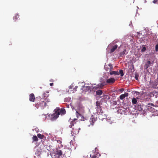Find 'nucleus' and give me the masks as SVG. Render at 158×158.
Returning <instances> with one entry per match:
<instances>
[{"label": "nucleus", "instance_id": "nucleus-1", "mask_svg": "<svg viewBox=\"0 0 158 158\" xmlns=\"http://www.w3.org/2000/svg\"><path fill=\"white\" fill-rule=\"evenodd\" d=\"M54 111L55 112L53 114H52L51 116H50L51 120L52 121L56 120L58 117L60 112L61 114H64L66 113L65 109L63 108L61 109L60 112L59 108L55 109Z\"/></svg>", "mask_w": 158, "mask_h": 158}, {"label": "nucleus", "instance_id": "nucleus-2", "mask_svg": "<svg viewBox=\"0 0 158 158\" xmlns=\"http://www.w3.org/2000/svg\"><path fill=\"white\" fill-rule=\"evenodd\" d=\"M47 103L42 100H40L38 102L35 104V106L37 108L40 107L41 109H44L46 106Z\"/></svg>", "mask_w": 158, "mask_h": 158}, {"label": "nucleus", "instance_id": "nucleus-3", "mask_svg": "<svg viewBox=\"0 0 158 158\" xmlns=\"http://www.w3.org/2000/svg\"><path fill=\"white\" fill-rule=\"evenodd\" d=\"M110 75H119L120 74L121 77H123L124 75V73L123 70L120 69L119 70V72L118 71H110Z\"/></svg>", "mask_w": 158, "mask_h": 158}, {"label": "nucleus", "instance_id": "nucleus-4", "mask_svg": "<svg viewBox=\"0 0 158 158\" xmlns=\"http://www.w3.org/2000/svg\"><path fill=\"white\" fill-rule=\"evenodd\" d=\"M114 43L110 44V46H111V48L110 53H111L114 52L115 50L117 48L118 45L117 44H114V43H116V41H114Z\"/></svg>", "mask_w": 158, "mask_h": 158}, {"label": "nucleus", "instance_id": "nucleus-5", "mask_svg": "<svg viewBox=\"0 0 158 158\" xmlns=\"http://www.w3.org/2000/svg\"><path fill=\"white\" fill-rule=\"evenodd\" d=\"M80 130V128L79 127L75 126L73 128L72 132L75 134H77L78 133Z\"/></svg>", "mask_w": 158, "mask_h": 158}, {"label": "nucleus", "instance_id": "nucleus-6", "mask_svg": "<svg viewBox=\"0 0 158 158\" xmlns=\"http://www.w3.org/2000/svg\"><path fill=\"white\" fill-rule=\"evenodd\" d=\"M55 153L56 155L57 156V158H60V157L62 155L63 153L62 151L57 149Z\"/></svg>", "mask_w": 158, "mask_h": 158}, {"label": "nucleus", "instance_id": "nucleus-7", "mask_svg": "<svg viewBox=\"0 0 158 158\" xmlns=\"http://www.w3.org/2000/svg\"><path fill=\"white\" fill-rule=\"evenodd\" d=\"M115 81V79L114 78H110L106 80V82L107 84H111L114 83Z\"/></svg>", "mask_w": 158, "mask_h": 158}, {"label": "nucleus", "instance_id": "nucleus-8", "mask_svg": "<svg viewBox=\"0 0 158 158\" xmlns=\"http://www.w3.org/2000/svg\"><path fill=\"white\" fill-rule=\"evenodd\" d=\"M90 89L91 87L90 86H85V85H84L82 86V87L81 88V89L83 90V91H84L85 92H86L89 90Z\"/></svg>", "mask_w": 158, "mask_h": 158}, {"label": "nucleus", "instance_id": "nucleus-9", "mask_svg": "<svg viewBox=\"0 0 158 158\" xmlns=\"http://www.w3.org/2000/svg\"><path fill=\"white\" fill-rule=\"evenodd\" d=\"M96 121V118H95L94 116L92 115L90 118V119L89 120V122L90 123V125H93L94 122Z\"/></svg>", "mask_w": 158, "mask_h": 158}, {"label": "nucleus", "instance_id": "nucleus-10", "mask_svg": "<svg viewBox=\"0 0 158 158\" xmlns=\"http://www.w3.org/2000/svg\"><path fill=\"white\" fill-rule=\"evenodd\" d=\"M35 97L33 93L30 94L29 95V101L31 102H34L35 101Z\"/></svg>", "mask_w": 158, "mask_h": 158}, {"label": "nucleus", "instance_id": "nucleus-11", "mask_svg": "<svg viewBox=\"0 0 158 158\" xmlns=\"http://www.w3.org/2000/svg\"><path fill=\"white\" fill-rule=\"evenodd\" d=\"M77 120V119L74 118L73 119L72 121L70 120H71V118H70V119L69 120V121H70V125L69 126V127L70 128H72L73 126H74V125L75 123V121Z\"/></svg>", "mask_w": 158, "mask_h": 158}, {"label": "nucleus", "instance_id": "nucleus-12", "mask_svg": "<svg viewBox=\"0 0 158 158\" xmlns=\"http://www.w3.org/2000/svg\"><path fill=\"white\" fill-rule=\"evenodd\" d=\"M128 95V93H125L124 94H121L120 96V99L121 100H123L124 98L126 97H127Z\"/></svg>", "mask_w": 158, "mask_h": 158}, {"label": "nucleus", "instance_id": "nucleus-13", "mask_svg": "<svg viewBox=\"0 0 158 158\" xmlns=\"http://www.w3.org/2000/svg\"><path fill=\"white\" fill-rule=\"evenodd\" d=\"M96 94L98 95H101L102 94V91L101 90H98L96 91Z\"/></svg>", "mask_w": 158, "mask_h": 158}, {"label": "nucleus", "instance_id": "nucleus-14", "mask_svg": "<svg viewBox=\"0 0 158 158\" xmlns=\"http://www.w3.org/2000/svg\"><path fill=\"white\" fill-rule=\"evenodd\" d=\"M126 51V49L125 48L124 49V50L123 52H120L119 54L120 55V56H123L125 54Z\"/></svg>", "mask_w": 158, "mask_h": 158}, {"label": "nucleus", "instance_id": "nucleus-15", "mask_svg": "<svg viewBox=\"0 0 158 158\" xmlns=\"http://www.w3.org/2000/svg\"><path fill=\"white\" fill-rule=\"evenodd\" d=\"M96 105L97 106V107H96V109H98V108H101V107L100 106V103L99 102H98V101H97L96 102Z\"/></svg>", "mask_w": 158, "mask_h": 158}, {"label": "nucleus", "instance_id": "nucleus-16", "mask_svg": "<svg viewBox=\"0 0 158 158\" xmlns=\"http://www.w3.org/2000/svg\"><path fill=\"white\" fill-rule=\"evenodd\" d=\"M132 104H136L137 103L136 99L135 98H133L132 100Z\"/></svg>", "mask_w": 158, "mask_h": 158}, {"label": "nucleus", "instance_id": "nucleus-17", "mask_svg": "<svg viewBox=\"0 0 158 158\" xmlns=\"http://www.w3.org/2000/svg\"><path fill=\"white\" fill-rule=\"evenodd\" d=\"M33 141H37L38 140V138L36 135H34L32 137Z\"/></svg>", "mask_w": 158, "mask_h": 158}, {"label": "nucleus", "instance_id": "nucleus-18", "mask_svg": "<svg viewBox=\"0 0 158 158\" xmlns=\"http://www.w3.org/2000/svg\"><path fill=\"white\" fill-rule=\"evenodd\" d=\"M37 135L39 138L41 139H43L44 137V136L43 135H41L40 134H38Z\"/></svg>", "mask_w": 158, "mask_h": 158}, {"label": "nucleus", "instance_id": "nucleus-19", "mask_svg": "<svg viewBox=\"0 0 158 158\" xmlns=\"http://www.w3.org/2000/svg\"><path fill=\"white\" fill-rule=\"evenodd\" d=\"M98 109H99V111H97V113L98 114H102L103 113V111L101 109V108H99Z\"/></svg>", "mask_w": 158, "mask_h": 158}, {"label": "nucleus", "instance_id": "nucleus-20", "mask_svg": "<svg viewBox=\"0 0 158 158\" xmlns=\"http://www.w3.org/2000/svg\"><path fill=\"white\" fill-rule=\"evenodd\" d=\"M19 17V15L18 14L16 15L14 17L13 19L15 21L18 19V18Z\"/></svg>", "mask_w": 158, "mask_h": 158}, {"label": "nucleus", "instance_id": "nucleus-21", "mask_svg": "<svg viewBox=\"0 0 158 158\" xmlns=\"http://www.w3.org/2000/svg\"><path fill=\"white\" fill-rule=\"evenodd\" d=\"M76 115L77 118L79 117V116L81 115L77 111H76Z\"/></svg>", "mask_w": 158, "mask_h": 158}, {"label": "nucleus", "instance_id": "nucleus-22", "mask_svg": "<svg viewBox=\"0 0 158 158\" xmlns=\"http://www.w3.org/2000/svg\"><path fill=\"white\" fill-rule=\"evenodd\" d=\"M104 69L106 71H109L110 69L108 68L107 66V65H105L104 66Z\"/></svg>", "mask_w": 158, "mask_h": 158}, {"label": "nucleus", "instance_id": "nucleus-23", "mask_svg": "<svg viewBox=\"0 0 158 158\" xmlns=\"http://www.w3.org/2000/svg\"><path fill=\"white\" fill-rule=\"evenodd\" d=\"M101 85H97L96 87H95L94 88V89L96 90L98 89V88H101Z\"/></svg>", "mask_w": 158, "mask_h": 158}, {"label": "nucleus", "instance_id": "nucleus-24", "mask_svg": "<svg viewBox=\"0 0 158 158\" xmlns=\"http://www.w3.org/2000/svg\"><path fill=\"white\" fill-rule=\"evenodd\" d=\"M108 66H109L110 67V69H109V71H111V70L112 69H113V66L112 65V64H108Z\"/></svg>", "mask_w": 158, "mask_h": 158}, {"label": "nucleus", "instance_id": "nucleus-25", "mask_svg": "<svg viewBox=\"0 0 158 158\" xmlns=\"http://www.w3.org/2000/svg\"><path fill=\"white\" fill-rule=\"evenodd\" d=\"M155 50L156 52H157L158 51V43L155 46Z\"/></svg>", "mask_w": 158, "mask_h": 158}, {"label": "nucleus", "instance_id": "nucleus-26", "mask_svg": "<svg viewBox=\"0 0 158 158\" xmlns=\"http://www.w3.org/2000/svg\"><path fill=\"white\" fill-rule=\"evenodd\" d=\"M146 50V48L145 47H143L141 49V51L142 52H145Z\"/></svg>", "mask_w": 158, "mask_h": 158}, {"label": "nucleus", "instance_id": "nucleus-27", "mask_svg": "<svg viewBox=\"0 0 158 158\" xmlns=\"http://www.w3.org/2000/svg\"><path fill=\"white\" fill-rule=\"evenodd\" d=\"M138 77H139L138 75L137 74H135V78L136 80H138Z\"/></svg>", "mask_w": 158, "mask_h": 158}, {"label": "nucleus", "instance_id": "nucleus-28", "mask_svg": "<svg viewBox=\"0 0 158 158\" xmlns=\"http://www.w3.org/2000/svg\"><path fill=\"white\" fill-rule=\"evenodd\" d=\"M148 105L153 106L156 107V106L154 105L153 103H149L148 104Z\"/></svg>", "mask_w": 158, "mask_h": 158}, {"label": "nucleus", "instance_id": "nucleus-29", "mask_svg": "<svg viewBox=\"0 0 158 158\" xmlns=\"http://www.w3.org/2000/svg\"><path fill=\"white\" fill-rule=\"evenodd\" d=\"M105 84H104V83H102L100 85H101V88H103V86Z\"/></svg>", "mask_w": 158, "mask_h": 158}, {"label": "nucleus", "instance_id": "nucleus-30", "mask_svg": "<svg viewBox=\"0 0 158 158\" xmlns=\"http://www.w3.org/2000/svg\"><path fill=\"white\" fill-rule=\"evenodd\" d=\"M73 87V84H72L69 87V88L70 89H71Z\"/></svg>", "mask_w": 158, "mask_h": 158}, {"label": "nucleus", "instance_id": "nucleus-31", "mask_svg": "<svg viewBox=\"0 0 158 158\" xmlns=\"http://www.w3.org/2000/svg\"><path fill=\"white\" fill-rule=\"evenodd\" d=\"M124 90V89L123 88H121V89H120L119 90V91H120V92H123Z\"/></svg>", "mask_w": 158, "mask_h": 158}, {"label": "nucleus", "instance_id": "nucleus-32", "mask_svg": "<svg viewBox=\"0 0 158 158\" xmlns=\"http://www.w3.org/2000/svg\"><path fill=\"white\" fill-rule=\"evenodd\" d=\"M158 2L157 0H154L153 1V2L154 4Z\"/></svg>", "mask_w": 158, "mask_h": 158}, {"label": "nucleus", "instance_id": "nucleus-33", "mask_svg": "<svg viewBox=\"0 0 158 158\" xmlns=\"http://www.w3.org/2000/svg\"><path fill=\"white\" fill-rule=\"evenodd\" d=\"M97 156H93L91 158H96Z\"/></svg>", "mask_w": 158, "mask_h": 158}, {"label": "nucleus", "instance_id": "nucleus-34", "mask_svg": "<svg viewBox=\"0 0 158 158\" xmlns=\"http://www.w3.org/2000/svg\"><path fill=\"white\" fill-rule=\"evenodd\" d=\"M78 87L77 86H75L74 87V89L76 91V89H77Z\"/></svg>", "mask_w": 158, "mask_h": 158}, {"label": "nucleus", "instance_id": "nucleus-35", "mask_svg": "<svg viewBox=\"0 0 158 158\" xmlns=\"http://www.w3.org/2000/svg\"><path fill=\"white\" fill-rule=\"evenodd\" d=\"M53 85V83H50V85L51 86H52Z\"/></svg>", "mask_w": 158, "mask_h": 158}, {"label": "nucleus", "instance_id": "nucleus-36", "mask_svg": "<svg viewBox=\"0 0 158 158\" xmlns=\"http://www.w3.org/2000/svg\"><path fill=\"white\" fill-rule=\"evenodd\" d=\"M81 109L82 110V112H84V108L83 107H81Z\"/></svg>", "mask_w": 158, "mask_h": 158}, {"label": "nucleus", "instance_id": "nucleus-37", "mask_svg": "<svg viewBox=\"0 0 158 158\" xmlns=\"http://www.w3.org/2000/svg\"><path fill=\"white\" fill-rule=\"evenodd\" d=\"M50 81H51V82H53V81H54V80L52 79H51L50 80Z\"/></svg>", "mask_w": 158, "mask_h": 158}, {"label": "nucleus", "instance_id": "nucleus-38", "mask_svg": "<svg viewBox=\"0 0 158 158\" xmlns=\"http://www.w3.org/2000/svg\"><path fill=\"white\" fill-rule=\"evenodd\" d=\"M148 64H150L151 63V62L149 61H148Z\"/></svg>", "mask_w": 158, "mask_h": 158}, {"label": "nucleus", "instance_id": "nucleus-39", "mask_svg": "<svg viewBox=\"0 0 158 158\" xmlns=\"http://www.w3.org/2000/svg\"><path fill=\"white\" fill-rule=\"evenodd\" d=\"M157 77L158 78V74H157Z\"/></svg>", "mask_w": 158, "mask_h": 158}, {"label": "nucleus", "instance_id": "nucleus-40", "mask_svg": "<svg viewBox=\"0 0 158 158\" xmlns=\"http://www.w3.org/2000/svg\"><path fill=\"white\" fill-rule=\"evenodd\" d=\"M157 1L158 2V0H157Z\"/></svg>", "mask_w": 158, "mask_h": 158}]
</instances>
